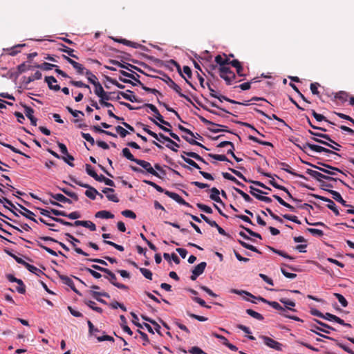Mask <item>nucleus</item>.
Wrapping results in <instances>:
<instances>
[{
  "label": "nucleus",
  "mask_w": 354,
  "mask_h": 354,
  "mask_svg": "<svg viewBox=\"0 0 354 354\" xmlns=\"http://www.w3.org/2000/svg\"><path fill=\"white\" fill-rule=\"evenodd\" d=\"M139 124L142 127V129L145 132H146L147 133H148L149 136H152L153 138H155L156 140H158L159 142H162V140H163L164 141H166L167 142V144L166 145V147L167 148H169V149L174 151H177V149H174L171 147V145H174L175 147H176L177 148H179L180 146L178 143H176V142H174V140H172L171 138H169V137L165 136L163 133H160L158 134H157L156 133L151 131L149 129V127L146 124H144L142 123H139Z\"/></svg>",
  "instance_id": "nucleus-1"
},
{
  "label": "nucleus",
  "mask_w": 354,
  "mask_h": 354,
  "mask_svg": "<svg viewBox=\"0 0 354 354\" xmlns=\"http://www.w3.org/2000/svg\"><path fill=\"white\" fill-rule=\"evenodd\" d=\"M136 164L141 166L142 169L135 166H131V169L133 171L140 174H145V172H147L159 178H162L160 174L156 170H155L154 168L151 166L150 162L143 160L138 159V161L136 162Z\"/></svg>",
  "instance_id": "nucleus-2"
},
{
  "label": "nucleus",
  "mask_w": 354,
  "mask_h": 354,
  "mask_svg": "<svg viewBox=\"0 0 354 354\" xmlns=\"http://www.w3.org/2000/svg\"><path fill=\"white\" fill-rule=\"evenodd\" d=\"M187 156L188 157H191L192 158H194L196 159V160L198 161H200V162H203L204 164L205 165H208V162H206L201 156H199L198 153H195V152H189V151H183L182 152V154H181V158H183V160L187 164H189V165L192 166L193 167L197 169H201V167H199V165L195 162L193 160H192L191 158H187L185 156Z\"/></svg>",
  "instance_id": "nucleus-3"
},
{
  "label": "nucleus",
  "mask_w": 354,
  "mask_h": 354,
  "mask_svg": "<svg viewBox=\"0 0 354 354\" xmlns=\"http://www.w3.org/2000/svg\"><path fill=\"white\" fill-rule=\"evenodd\" d=\"M306 172L307 174L310 175L312 178H313L316 180H317L319 183H321L322 181H324L323 179L330 180V181L339 180L344 185H345L347 187H349V186L346 183H344L343 180H342L339 178L332 177V176L324 175L317 171L313 170L310 169H307Z\"/></svg>",
  "instance_id": "nucleus-4"
},
{
  "label": "nucleus",
  "mask_w": 354,
  "mask_h": 354,
  "mask_svg": "<svg viewBox=\"0 0 354 354\" xmlns=\"http://www.w3.org/2000/svg\"><path fill=\"white\" fill-rule=\"evenodd\" d=\"M160 74H162L163 75V78L162 80L172 89H174L181 97L185 98L187 102L192 103L191 99L186 95L181 93V88L180 87L176 84L171 78L167 75L166 73L159 71Z\"/></svg>",
  "instance_id": "nucleus-5"
},
{
  "label": "nucleus",
  "mask_w": 354,
  "mask_h": 354,
  "mask_svg": "<svg viewBox=\"0 0 354 354\" xmlns=\"http://www.w3.org/2000/svg\"><path fill=\"white\" fill-rule=\"evenodd\" d=\"M18 205L20 207V209H17L15 206V207L10 206L12 207V209H10L6 205H4V207L8 209L10 211H11L13 213V214L16 216H19L18 214L16 212V211H17L19 214H21V215L25 216L26 218H27L35 223H37V221L34 218L35 214L32 211L29 210L28 209H27L22 205L18 204Z\"/></svg>",
  "instance_id": "nucleus-6"
},
{
  "label": "nucleus",
  "mask_w": 354,
  "mask_h": 354,
  "mask_svg": "<svg viewBox=\"0 0 354 354\" xmlns=\"http://www.w3.org/2000/svg\"><path fill=\"white\" fill-rule=\"evenodd\" d=\"M69 178L75 184L78 185L80 187L86 188L87 190L85 192V195L92 199L94 200L97 196V194H98L97 190L89 185L88 184L83 183L81 181L77 180L73 176H70Z\"/></svg>",
  "instance_id": "nucleus-7"
},
{
  "label": "nucleus",
  "mask_w": 354,
  "mask_h": 354,
  "mask_svg": "<svg viewBox=\"0 0 354 354\" xmlns=\"http://www.w3.org/2000/svg\"><path fill=\"white\" fill-rule=\"evenodd\" d=\"M220 77L223 79L227 85L232 84L236 79V75L228 66L220 67Z\"/></svg>",
  "instance_id": "nucleus-8"
},
{
  "label": "nucleus",
  "mask_w": 354,
  "mask_h": 354,
  "mask_svg": "<svg viewBox=\"0 0 354 354\" xmlns=\"http://www.w3.org/2000/svg\"><path fill=\"white\" fill-rule=\"evenodd\" d=\"M313 197L317 199L321 200L322 201L327 202L328 203V204L326 205L328 209H330V210H332L336 216H341L339 211L338 210V209L333 201H332L331 199L326 198L325 196H319V195H317V194H314ZM342 216H343V215H342Z\"/></svg>",
  "instance_id": "nucleus-9"
},
{
  "label": "nucleus",
  "mask_w": 354,
  "mask_h": 354,
  "mask_svg": "<svg viewBox=\"0 0 354 354\" xmlns=\"http://www.w3.org/2000/svg\"><path fill=\"white\" fill-rule=\"evenodd\" d=\"M259 338H261L268 347L274 348L276 351L282 350V344L274 339L265 335H260Z\"/></svg>",
  "instance_id": "nucleus-10"
},
{
  "label": "nucleus",
  "mask_w": 354,
  "mask_h": 354,
  "mask_svg": "<svg viewBox=\"0 0 354 354\" xmlns=\"http://www.w3.org/2000/svg\"><path fill=\"white\" fill-rule=\"evenodd\" d=\"M306 146H308V148L309 149H310L311 151H315V152H317V153L325 152L327 153H331V154H335V155L341 156V155L338 154L337 153L334 152L330 149H328L327 148H325V147L319 146V145H313V144L307 142V143H306Z\"/></svg>",
  "instance_id": "nucleus-11"
},
{
  "label": "nucleus",
  "mask_w": 354,
  "mask_h": 354,
  "mask_svg": "<svg viewBox=\"0 0 354 354\" xmlns=\"http://www.w3.org/2000/svg\"><path fill=\"white\" fill-rule=\"evenodd\" d=\"M207 266L206 262H201L194 267L192 270V274L190 276V279L192 281H195L198 277L202 274Z\"/></svg>",
  "instance_id": "nucleus-12"
},
{
  "label": "nucleus",
  "mask_w": 354,
  "mask_h": 354,
  "mask_svg": "<svg viewBox=\"0 0 354 354\" xmlns=\"http://www.w3.org/2000/svg\"><path fill=\"white\" fill-rule=\"evenodd\" d=\"M242 292L243 293H245L248 296L250 297H254V298H256L259 301H261L265 304H268V305H270V306H272L273 308L276 309V310H285V308H283L279 303H277V301H268L266 300V299L261 297H254L252 294L249 293V292H245V291H242Z\"/></svg>",
  "instance_id": "nucleus-13"
},
{
  "label": "nucleus",
  "mask_w": 354,
  "mask_h": 354,
  "mask_svg": "<svg viewBox=\"0 0 354 354\" xmlns=\"http://www.w3.org/2000/svg\"><path fill=\"white\" fill-rule=\"evenodd\" d=\"M165 194L169 196V198H172L173 200H174L176 202H177L178 203L180 204V205H185V206H187V207H192V205L186 202L181 196H180L178 194L176 193H174V192H169V191H166L165 192Z\"/></svg>",
  "instance_id": "nucleus-14"
},
{
  "label": "nucleus",
  "mask_w": 354,
  "mask_h": 354,
  "mask_svg": "<svg viewBox=\"0 0 354 354\" xmlns=\"http://www.w3.org/2000/svg\"><path fill=\"white\" fill-rule=\"evenodd\" d=\"M58 276H59V278L62 280V281L64 284L69 286L73 291H74L75 293H77L80 295H81V293L76 289L75 284L71 278H70L69 277H68L66 275L61 274L59 273H58Z\"/></svg>",
  "instance_id": "nucleus-15"
},
{
  "label": "nucleus",
  "mask_w": 354,
  "mask_h": 354,
  "mask_svg": "<svg viewBox=\"0 0 354 354\" xmlns=\"http://www.w3.org/2000/svg\"><path fill=\"white\" fill-rule=\"evenodd\" d=\"M119 95L124 98L127 100H129L131 102H141L142 100L138 98L135 95H133V92L131 90H127V93L123 91H119Z\"/></svg>",
  "instance_id": "nucleus-16"
},
{
  "label": "nucleus",
  "mask_w": 354,
  "mask_h": 354,
  "mask_svg": "<svg viewBox=\"0 0 354 354\" xmlns=\"http://www.w3.org/2000/svg\"><path fill=\"white\" fill-rule=\"evenodd\" d=\"M67 237H68V239H70V241L71 243V244L73 245V248H74V250L77 253V254H82V255H84L85 257L88 256V254L84 252L81 248H77L75 245V243H80V241L75 238L73 236H72L71 234H70L69 233H66L65 234Z\"/></svg>",
  "instance_id": "nucleus-17"
},
{
  "label": "nucleus",
  "mask_w": 354,
  "mask_h": 354,
  "mask_svg": "<svg viewBox=\"0 0 354 354\" xmlns=\"http://www.w3.org/2000/svg\"><path fill=\"white\" fill-rule=\"evenodd\" d=\"M328 192L332 194V197L336 201L340 203L342 205L346 207H352L351 205H349L346 203L345 200L343 199L341 194L335 190H328Z\"/></svg>",
  "instance_id": "nucleus-18"
},
{
  "label": "nucleus",
  "mask_w": 354,
  "mask_h": 354,
  "mask_svg": "<svg viewBox=\"0 0 354 354\" xmlns=\"http://www.w3.org/2000/svg\"><path fill=\"white\" fill-rule=\"evenodd\" d=\"M102 193L106 194L107 199L110 201L115 203L119 202V199L115 194H110L113 193L115 191L113 188L105 187L102 190Z\"/></svg>",
  "instance_id": "nucleus-19"
},
{
  "label": "nucleus",
  "mask_w": 354,
  "mask_h": 354,
  "mask_svg": "<svg viewBox=\"0 0 354 354\" xmlns=\"http://www.w3.org/2000/svg\"><path fill=\"white\" fill-rule=\"evenodd\" d=\"M75 226H83L88 228L91 231H95V225L90 221H75L74 222Z\"/></svg>",
  "instance_id": "nucleus-20"
},
{
  "label": "nucleus",
  "mask_w": 354,
  "mask_h": 354,
  "mask_svg": "<svg viewBox=\"0 0 354 354\" xmlns=\"http://www.w3.org/2000/svg\"><path fill=\"white\" fill-rule=\"evenodd\" d=\"M45 82L47 83L48 88L50 90L58 91L60 90V86L58 84L53 85V82H57V80L53 76H46L45 77Z\"/></svg>",
  "instance_id": "nucleus-21"
},
{
  "label": "nucleus",
  "mask_w": 354,
  "mask_h": 354,
  "mask_svg": "<svg viewBox=\"0 0 354 354\" xmlns=\"http://www.w3.org/2000/svg\"><path fill=\"white\" fill-rule=\"evenodd\" d=\"M308 133L313 136H314L315 137L314 138H323L331 143H333V145H335L337 146H339V147H341V145L339 144H338L337 142H336L335 141H334L333 140H332L330 138V137L328 135V134H324V133H317V132H314L311 130H308Z\"/></svg>",
  "instance_id": "nucleus-22"
},
{
  "label": "nucleus",
  "mask_w": 354,
  "mask_h": 354,
  "mask_svg": "<svg viewBox=\"0 0 354 354\" xmlns=\"http://www.w3.org/2000/svg\"><path fill=\"white\" fill-rule=\"evenodd\" d=\"M210 191H211V194L209 196V198L212 201H214L215 202L220 203L223 206H225V203L222 201V200L219 197L220 191L216 187H212L210 189Z\"/></svg>",
  "instance_id": "nucleus-23"
},
{
  "label": "nucleus",
  "mask_w": 354,
  "mask_h": 354,
  "mask_svg": "<svg viewBox=\"0 0 354 354\" xmlns=\"http://www.w3.org/2000/svg\"><path fill=\"white\" fill-rule=\"evenodd\" d=\"M279 165L280 166L281 169H283V170L286 171V172L292 174V176H297V177H299L301 178H305V177L303 175L299 174L293 171L291 169L290 166L289 165H288L286 162H279Z\"/></svg>",
  "instance_id": "nucleus-24"
},
{
  "label": "nucleus",
  "mask_w": 354,
  "mask_h": 354,
  "mask_svg": "<svg viewBox=\"0 0 354 354\" xmlns=\"http://www.w3.org/2000/svg\"><path fill=\"white\" fill-rule=\"evenodd\" d=\"M48 195H50L51 198H53L55 200L59 201L61 203H68V204L72 203V201L71 199L66 198L62 194H53V193L50 192V193H48Z\"/></svg>",
  "instance_id": "nucleus-25"
},
{
  "label": "nucleus",
  "mask_w": 354,
  "mask_h": 354,
  "mask_svg": "<svg viewBox=\"0 0 354 354\" xmlns=\"http://www.w3.org/2000/svg\"><path fill=\"white\" fill-rule=\"evenodd\" d=\"M302 162L306 164V165H308L309 166L324 173V174H326L328 175H331V176H335L336 175V171H334V170H331V169H325V168H322L321 167H319L317 165H313L312 163H310L308 162H304V161H302Z\"/></svg>",
  "instance_id": "nucleus-26"
},
{
  "label": "nucleus",
  "mask_w": 354,
  "mask_h": 354,
  "mask_svg": "<svg viewBox=\"0 0 354 354\" xmlns=\"http://www.w3.org/2000/svg\"><path fill=\"white\" fill-rule=\"evenodd\" d=\"M315 321L321 326L325 328H321V327H319V326H313V328L316 330H320V331H322L324 333H329L330 332L326 330V328L327 329H329V330H334L335 328H333L332 326L328 325L327 324H325L319 320H317V319H315Z\"/></svg>",
  "instance_id": "nucleus-27"
},
{
  "label": "nucleus",
  "mask_w": 354,
  "mask_h": 354,
  "mask_svg": "<svg viewBox=\"0 0 354 354\" xmlns=\"http://www.w3.org/2000/svg\"><path fill=\"white\" fill-rule=\"evenodd\" d=\"M91 295L93 296V298H95L99 302L104 304H106V302L104 299L99 298V297L102 296V297H104L106 298L110 297V295L107 292H97V291H92Z\"/></svg>",
  "instance_id": "nucleus-28"
},
{
  "label": "nucleus",
  "mask_w": 354,
  "mask_h": 354,
  "mask_svg": "<svg viewBox=\"0 0 354 354\" xmlns=\"http://www.w3.org/2000/svg\"><path fill=\"white\" fill-rule=\"evenodd\" d=\"M91 129L96 133H104V134H106V135L114 137V138H117L116 134H115L111 131L104 130V129H101V127L100 126H97V125L91 126Z\"/></svg>",
  "instance_id": "nucleus-29"
},
{
  "label": "nucleus",
  "mask_w": 354,
  "mask_h": 354,
  "mask_svg": "<svg viewBox=\"0 0 354 354\" xmlns=\"http://www.w3.org/2000/svg\"><path fill=\"white\" fill-rule=\"evenodd\" d=\"M95 217L96 218L108 219V218H114V215L111 212H110L109 211L102 210V211L97 212L95 214Z\"/></svg>",
  "instance_id": "nucleus-30"
},
{
  "label": "nucleus",
  "mask_w": 354,
  "mask_h": 354,
  "mask_svg": "<svg viewBox=\"0 0 354 354\" xmlns=\"http://www.w3.org/2000/svg\"><path fill=\"white\" fill-rule=\"evenodd\" d=\"M37 244L39 247L46 250L48 253L50 254L51 255L57 256V254H59L66 257V256L61 251H59V252L57 253L53 250L50 249V248L44 245L39 241H37Z\"/></svg>",
  "instance_id": "nucleus-31"
},
{
  "label": "nucleus",
  "mask_w": 354,
  "mask_h": 354,
  "mask_svg": "<svg viewBox=\"0 0 354 354\" xmlns=\"http://www.w3.org/2000/svg\"><path fill=\"white\" fill-rule=\"evenodd\" d=\"M274 198H275L281 205L288 208L292 212H295V208L290 205L289 203H286L282 198H281L278 195H273L272 196Z\"/></svg>",
  "instance_id": "nucleus-32"
},
{
  "label": "nucleus",
  "mask_w": 354,
  "mask_h": 354,
  "mask_svg": "<svg viewBox=\"0 0 354 354\" xmlns=\"http://www.w3.org/2000/svg\"><path fill=\"white\" fill-rule=\"evenodd\" d=\"M215 62L220 65V67H225L226 65H229L230 59L223 58L221 55H218L215 57Z\"/></svg>",
  "instance_id": "nucleus-33"
},
{
  "label": "nucleus",
  "mask_w": 354,
  "mask_h": 354,
  "mask_svg": "<svg viewBox=\"0 0 354 354\" xmlns=\"http://www.w3.org/2000/svg\"><path fill=\"white\" fill-rule=\"evenodd\" d=\"M35 67L38 68L43 71H50V70H52L53 68H55V67H57V65L53 64H50L48 62H44L41 64H36L35 66Z\"/></svg>",
  "instance_id": "nucleus-34"
},
{
  "label": "nucleus",
  "mask_w": 354,
  "mask_h": 354,
  "mask_svg": "<svg viewBox=\"0 0 354 354\" xmlns=\"http://www.w3.org/2000/svg\"><path fill=\"white\" fill-rule=\"evenodd\" d=\"M5 252L8 254L9 256H10L11 257H12L19 264H21L23 265L25 268L26 267L27 264L28 263L26 262L25 261H24L21 258L16 256L15 254H13L12 252H11L10 250H8V249H5L4 250Z\"/></svg>",
  "instance_id": "nucleus-35"
},
{
  "label": "nucleus",
  "mask_w": 354,
  "mask_h": 354,
  "mask_svg": "<svg viewBox=\"0 0 354 354\" xmlns=\"http://www.w3.org/2000/svg\"><path fill=\"white\" fill-rule=\"evenodd\" d=\"M115 41L118 42V43H121V44H123L126 46H131L134 48H138L140 45L138 43H135V42H133V41H129L126 39H115Z\"/></svg>",
  "instance_id": "nucleus-36"
},
{
  "label": "nucleus",
  "mask_w": 354,
  "mask_h": 354,
  "mask_svg": "<svg viewBox=\"0 0 354 354\" xmlns=\"http://www.w3.org/2000/svg\"><path fill=\"white\" fill-rule=\"evenodd\" d=\"M183 139H185L187 142H189L190 145H196V146H199L203 149H205V150H209L208 148H207L206 147H205L204 145H203L201 143L197 142L196 140H194L192 138L193 137H189V136H182Z\"/></svg>",
  "instance_id": "nucleus-37"
},
{
  "label": "nucleus",
  "mask_w": 354,
  "mask_h": 354,
  "mask_svg": "<svg viewBox=\"0 0 354 354\" xmlns=\"http://www.w3.org/2000/svg\"><path fill=\"white\" fill-rule=\"evenodd\" d=\"M122 156L129 160L136 163L138 159L135 158L128 148H124L122 151Z\"/></svg>",
  "instance_id": "nucleus-38"
},
{
  "label": "nucleus",
  "mask_w": 354,
  "mask_h": 354,
  "mask_svg": "<svg viewBox=\"0 0 354 354\" xmlns=\"http://www.w3.org/2000/svg\"><path fill=\"white\" fill-rule=\"evenodd\" d=\"M311 113L312 115H313V117L318 121V122H321V121H326L328 123L330 124H333L334 125L335 124L329 120H328L326 119V118L325 116H324L322 114H319V113H317L315 110L312 109L311 110Z\"/></svg>",
  "instance_id": "nucleus-39"
},
{
  "label": "nucleus",
  "mask_w": 354,
  "mask_h": 354,
  "mask_svg": "<svg viewBox=\"0 0 354 354\" xmlns=\"http://www.w3.org/2000/svg\"><path fill=\"white\" fill-rule=\"evenodd\" d=\"M255 111L260 113L261 115H263L264 117H266V118L269 119V120H271V119H274V120H278L282 123H283L284 124H286V122H284L283 120L277 117V115L275 114H272L271 116L268 115V114L265 113L263 111L261 110H259V109H255Z\"/></svg>",
  "instance_id": "nucleus-40"
},
{
  "label": "nucleus",
  "mask_w": 354,
  "mask_h": 354,
  "mask_svg": "<svg viewBox=\"0 0 354 354\" xmlns=\"http://www.w3.org/2000/svg\"><path fill=\"white\" fill-rule=\"evenodd\" d=\"M201 121L204 123L205 124H207V125H211L212 127H222L223 130H227V127L224 126V125H221V124H216V123H214L210 120H207L206 118H205L204 117H202V116H200L199 117Z\"/></svg>",
  "instance_id": "nucleus-41"
},
{
  "label": "nucleus",
  "mask_w": 354,
  "mask_h": 354,
  "mask_svg": "<svg viewBox=\"0 0 354 354\" xmlns=\"http://www.w3.org/2000/svg\"><path fill=\"white\" fill-rule=\"evenodd\" d=\"M69 64H71L73 67L77 71V72L79 73V74H84V67L80 63L74 61V60H71L69 61Z\"/></svg>",
  "instance_id": "nucleus-42"
},
{
  "label": "nucleus",
  "mask_w": 354,
  "mask_h": 354,
  "mask_svg": "<svg viewBox=\"0 0 354 354\" xmlns=\"http://www.w3.org/2000/svg\"><path fill=\"white\" fill-rule=\"evenodd\" d=\"M268 249L270 250H271L272 252H273L275 254H279V256H281V257H283L284 258L289 259H291V260L294 259V257L288 255V254H286V252H284L282 250H279L275 249V248H274L273 247H271V246H268Z\"/></svg>",
  "instance_id": "nucleus-43"
},
{
  "label": "nucleus",
  "mask_w": 354,
  "mask_h": 354,
  "mask_svg": "<svg viewBox=\"0 0 354 354\" xmlns=\"http://www.w3.org/2000/svg\"><path fill=\"white\" fill-rule=\"evenodd\" d=\"M211 96L214 97V98H217L221 102L223 100H225V101H227V102H230L232 104L239 103L238 101L230 99V98H228V97H225L224 95H218L216 93H211Z\"/></svg>",
  "instance_id": "nucleus-44"
},
{
  "label": "nucleus",
  "mask_w": 354,
  "mask_h": 354,
  "mask_svg": "<svg viewBox=\"0 0 354 354\" xmlns=\"http://www.w3.org/2000/svg\"><path fill=\"white\" fill-rule=\"evenodd\" d=\"M209 157L218 161H227L232 164V162L228 160V158L222 154H213V153H208L207 155Z\"/></svg>",
  "instance_id": "nucleus-45"
},
{
  "label": "nucleus",
  "mask_w": 354,
  "mask_h": 354,
  "mask_svg": "<svg viewBox=\"0 0 354 354\" xmlns=\"http://www.w3.org/2000/svg\"><path fill=\"white\" fill-rule=\"evenodd\" d=\"M58 189L64 192L66 196L73 198L74 201H77L79 200L78 196L76 193L71 192L66 188L58 187Z\"/></svg>",
  "instance_id": "nucleus-46"
},
{
  "label": "nucleus",
  "mask_w": 354,
  "mask_h": 354,
  "mask_svg": "<svg viewBox=\"0 0 354 354\" xmlns=\"http://www.w3.org/2000/svg\"><path fill=\"white\" fill-rule=\"evenodd\" d=\"M61 46H62V48H59V50L61 51L67 53L71 57H73V58H75V59H78V57L76 55L73 54V52H74L73 49H72L71 48H68V47H67L66 46H65L64 44H61Z\"/></svg>",
  "instance_id": "nucleus-47"
},
{
  "label": "nucleus",
  "mask_w": 354,
  "mask_h": 354,
  "mask_svg": "<svg viewBox=\"0 0 354 354\" xmlns=\"http://www.w3.org/2000/svg\"><path fill=\"white\" fill-rule=\"evenodd\" d=\"M84 74L91 84H95V83L98 82L97 77L89 70H86Z\"/></svg>",
  "instance_id": "nucleus-48"
},
{
  "label": "nucleus",
  "mask_w": 354,
  "mask_h": 354,
  "mask_svg": "<svg viewBox=\"0 0 354 354\" xmlns=\"http://www.w3.org/2000/svg\"><path fill=\"white\" fill-rule=\"evenodd\" d=\"M26 268L30 271V272L37 275L40 276V274H44V273L38 269L37 267L34 266L33 265L28 263Z\"/></svg>",
  "instance_id": "nucleus-49"
},
{
  "label": "nucleus",
  "mask_w": 354,
  "mask_h": 354,
  "mask_svg": "<svg viewBox=\"0 0 354 354\" xmlns=\"http://www.w3.org/2000/svg\"><path fill=\"white\" fill-rule=\"evenodd\" d=\"M248 139L250 140H252L254 142H257L259 145H264V146H270V147H273L272 144L270 142H268V141H263V140H259V138H257V137H254L253 136H248Z\"/></svg>",
  "instance_id": "nucleus-50"
},
{
  "label": "nucleus",
  "mask_w": 354,
  "mask_h": 354,
  "mask_svg": "<svg viewBox=\"0 0 354 354\" xmlns=\"http://www.w3.org/2000/svg\"><path fill=\"white\" fill-rule=\"evenodd\" d=\"M87 324H88V332H89V333L91 335H94L96 337L97 335V333H100V330L97 328H95L94 326V325L93 324V323L90 320L87 321Z\"/></svg>",
  "instance_id": "nucleus-51"
},
{
  "label": "nucleus",
  "mask_w": 354,
  "mask_h": 354,
  "mask_svg": "<svg viewBox=\"0 0 354 354\" xmlns=\"http://www.w3.org/2000/svg\"><path fill=\"white\" fill-rule=\"evenodd\" d=\"M324 319H326L328 321L335 322L337 323L342 322V319L341 318L329 313H326V314H324Z\"/></svg>",
  "instance_id": "nucleus-52"
},
{
  "label": "nucleus",
  "mask_w": 354,
  "mask_h": 354,
  "mask_svg": "<svg viewBox=\"0 0 354 354\" xmlns=\"http://www.w3.org/2000/svg\"><path fill=\"white\" fill-rule=\"evenodd\" d=\"M143 183H145V184L148 185H150L152 187H153L154 189H156L158 192H161V193H165V192H166L167 190H165L163 188H162L160 186H159L158 185H157L156 183H155L154 182H152L151 180H143Z\"/></svg>",
  "instance_id": "nucleus-53"
},
{
  "label": "nucleus",
  "mask_w": 354,
  "mask_h": 354,
  "mask_svg": "<svg viewBox=\"0 0 354 354\" xmlns=\"http://www.w3.org/2000/svg\"><path fill=\"white\" fill-rule=\"evenodd\" d=\"M246 313L250 316L257 319V320L262 321L263 319V317L261 314L252 310V309H247Z\"/></svg>",
  "instance_id": "nucleus-54"
},
{
  "label": "nucleus",
  "mask_w": 354,
  "mask_h": 354,
  "mask_svg": "<svg viewBox=\"0 0 354 354\" xmlns=\"http://www.w3.org/2000/svg\"><path fill=\"white\" fill-rule=\"evenodd\" d=\"M280 302H281L282 304H283L286 307L289 309L290 310H292V311H295V309H293V308H289V306H292V307H294L295 306V303L292 301H290L288 299H286V298H281L279 299Z\"/></svg>",
  "instance_id": "nucleus-55"
},
{
  "label": "nucleus",
  "mask_w": 354,
  "mask_h": 354,
  "mask_svg": "<svg viewBox=\"0 0 354 354\" xmlns=\"http://www.w3.org/2000/svg\"><path fill=\"white\" fill-rule=\"evenodd\" d=\"M104 273H106L108 275L106 277V278L114 286V283H117V281H116L117 277H116L115 274L107 268L106 269V272H104Z\"/></svg>",
  "instance_id": "nucleus-56"
},
{
  "label": "nucleus",
  "mask_w": 354,
  "mask_h": 354,
  "mask_svg": "<svg viewBox=\"0 0 354 354\" xmlns=\"http://www.w3.org/2000/svg\"><path fill=\"white\" fill-rule=\"evenodd\" d=\"M335 97L343 103L347 101L348 93L345 91H339L335 94Z\"/></svg>",
  "instance_id": "nucleus-57"
},
{
  "label": "nucleus",
  "mask_w": 354,
  "mask_h": 354,
  "mask_svg": "<svg viewBox=\"0 0 354 354\" xmlns=\"http://www.w3.org/2000/svg\"><path fill=\"white\" fill-rule=\"evenodd\" d=\"M234 189L239 194H240L243 198L244 200L246 201V202H248V203H250L252 201V198L248 194H246L245 192H244L243 190L239 189V188H236V187H234Z\"/></svg>",
  "instance_id": "nucleus-58"
},
{
  "label": "nucleus",
  "mask_w": 354,
  "mask_h": 354,
  "mask_svg": "<svg viewBox=\"0 0 354 354\" xmlns=\"http://www.w3.org/2000/svg\"><path fill=\"white\" fill-rule=\"evenodd\" d=\"M84 303L88 306L90 307L91 309H93V310L99 313H102V309L100 308V307H97V306H95V303L93 301H91V300H88V301H84Z\"/></svg>",
  "instance_id": "nucleus-59"
},
{
  "label": "nucleus",
  "mask_w": 354,
  "mask_h": 354,
  "mask_svg": "<svg viewBox=\"0 0 354 354\" xmlns=\"http://www.w3.org/2000/svg\"><path fill=\"white\" fill-rule=\"evenodd\" d=\"M333 295L339 301V302L342 304L343 307H346L348 306V301L343 295H342L339 293H334Z\"/></svg>",
  "instance_id": "nucleus-60"
},
{
  "label": "nucleus",
  "mask_w": 354,
  "mask_h": 354,
  "mask_svg": "<svg viewBox=\"0 0 354 354\" xmlns=\"http://www.w3.org/2000/svg\"><path fill=\"white\" fill-rule=\"evenodd\" d=\"M250 193L256 198V196H261V194H267V192H264L263 191L255 188L252 186L250 187Z\"/></svg>",
  "instance_id": "nucleus-61"
},
{
  "label": "nucleus",
  "mask_w": 354,
  "mask_h": 354,
  "mask_svg": "<svg viewBox=\"0 0 354 354\" xmlns=\"http://www.w3.org/2000/svg\"><path fill=\"white\" fill-rule=\"evenodd\" d=\"M196 206L198 209H200L201 211L207 213V214H212L213 212L212 209L203 203H197Z\"/></svg>",
  "instance_id": "nucleus-62"
},
{
  "label": "nucleus",
  "mask_w": 354,
  "mask_h": 354,
  "mask_svg": "<svg viewBox=\"0 0 354 354\" xmlns=\"http://www.w3.org/2000/svg\"><path fill=\"white\" fill-rule=\"evenodd\" d=\"M139 270L140 271V272L143 274V276L147 278V279H149V280H151L152 279V272H151V270H149V269H147V268H139Z\"/></svg>",
  "instance_id": "nucleus-63"
},
{
  "label": "nucleus",
  "mask_w": 354,
  "mask_h": 354,
  "mask_svg": "<svg viewBox=\"0 0 354 354\" xmlns=\"http://www.w3.org/2000/svg\"><path fill=\"white\" fill-rule=\"evenodd\" d=\"M95 86V94L98 97L101 96V95L104 92L103 87L101 84L98 82L95 83V84H93Z\"/></svg>",
  "instance_id": "nucleus-64"
}]
</instances>
